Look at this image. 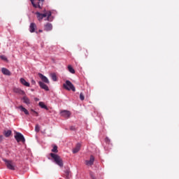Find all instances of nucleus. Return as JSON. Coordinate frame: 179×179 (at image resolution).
<instances>
[{
    "label": "nucleus",
    "instance_id": "1",
    "mask_svg": "<svg viewBox=\"0 0 179 179\" xmlns=\"http://www.w3.org/2000/svg\"><path fill=\"white\" fill-rule=\"evenodd\" d=\"M36 15L39 22H41L44 17H47V20H48V22H52V19H51V11H47L43 14L40 13V12H36Z\"/></svg>",
    "mask_w": 179,
    "mask_h": 179
},
{
    "label": "nucleus",
    "instance_id": "2",
    "mask_svg": "<svg viewBox=\"0 0 179 179\" xmlns=\"http://www.w3.org/2000/svg\"><path fill=\"white\" fill-rule=\"evenodd\" d=\"M50 156L53 158L55 163H56L59 167H64V162L59 155L55 153H50Z\"/></svg>",
    "mask_w": 179,
    "mask_h": 179
},
{
    "label": "nucleus",
    "instance_id": "3",
    "mask_svg": "<svg viewBox=\"0 0 179 179\" xmlns=\"http://www.w3.org/2000/svg\"><path fill=\"white\" fill-rule=\"evenodd\" d=\"M3 161L4 162L8 170H12V171L16 170V164H15V162H13L12 160L3 159Z\"/></svg>",
    "mask_w": 179,
    "mask_h": 179
},
{
    "label": "nucleus",
    "instance_id": "4",
    "mask_svg": "<svg viewBox=\"0 0 179 179\" xmlns=\"http://www.w3.org/2000/svg\"><path fill=\"white\" fill-rule=\"evenodd\" d=\"M45 0H30L31 5L34 8L38 9H42L43 3H44Z\"/></svg>",
    "mask_w": 179,
    "mask_h": 179
},
{
    "label": "nucleus",
    "instance_id": "5",
    "mask_svg": "<svg viewBox=\"0 0 179 179\" xmlns=\"http://www.w3.org/2000/svg\"><path fill=\"white\" fill-rule=\"evenodd\" d=\"M63 87L66 89V90H72V92H76V89L73 84L69 80H66V83L63 84Z\"/></svg>",
    "mask_w": 179,
    "mask_h": 179
},
{
    "label": "nucleus",
    "instance_id": "6",
    "mask_svg": "<svg viewBox=\"0 0 179 179\" xmlns=\"http://www.w3.org/2000/svg\"><path fill=\"white\" fill-rule=\"evenodd\" d=\"M15 138L17 141V142H22V143H24L26 142V139H24V136L22 133L20 132H15Z\"/></svg>",
    "mask_w": 179,
    "mask_h": 179
},
{
    "label": "nucleus",
    "instance_id": "7",
    "mask_svg": "<svg viewBox=\"0 0 179 179\" xmlns=\"http://www.w3.org/2000/svg\"><path fill=\"white\" fill-rule=\"evenodd\" d=\"M94 164V157L93 155L90 156V160L85 161L86 166H93Z\"/></svg>",
    "mask_w": 179,
    "mask_h": 179
},
{
    "label": "nucleus",
    "instance_id": "8",
    "mask_svg": "<svg viewBox=\"0 0 179 179\" xmlns=\"http://www.w3.org/2000/svg\"><path fill=\"white\" fill-rule=\"evenodd\" d=\"M38 75L40 79H41L42 82H43L44 83H48V84L50 83V80L44 75H43L42 73H40Z\"/></svg>",
    "mask_w": 179,
    "mask_h": 179
},
{
    "label": "nucleus",
    "instance_id": "9",
    "mask_svg": "<svg viewBox=\"0 0 179 179\" xmlns=\"http://www.w3.org/2000/svg\"><path fill=\"white\" fill-rule=\"evenodd\" d=\"M60 115L64 117V118H69V117H71V112H69V110H62L60 113Z\"/></svg>",
    "mask_w": 179,
    "mask_h": 179
},
{
    "label": "nucleus",
    "instance_id": "10",
    "mask_svg": "<svg viewBox=\"0 0 179 179\" xmlns=\"http://www.w3.org/2000/svg\"><path fill=\"white\" fill-rule=\"evenodd\" d=\"M45 31H51L52 30V24L48 22L44 25Z\"/></svg>",
    "mask_w": 179,
    "mask_h": 179
},
{
    "label": "nucleus",
    "instance_id": "11",
    "mask_svg": "<svg viewBox=\"0 0 179 179\" xmlns=\"http://www.w3.org/2000/svg\"><path fill=\"white\" fill-rule=\"evenodd\" d=\"M38 85L41 89H43V90H45L46 92H48L50 90V88H48V86L45 85L44 83L39 81Z\"/></svg>",
    "mask_w": 179,
    "mask_h": 179
},
{
    "label": "nucleus",
    "instance_id": "12",
    "mask_svg": "<svg viewBox=\"0 0 179 179\" xmlns=\"http://www.w3.org/2000/svg\"><path fill=\"white\" fill-rule=\"evenodd\" d=\"M36 29H37V25L36 24V23L34 22L31 23L29 25L30 33H34V31H36Z\"/></svg>",
    "mask_w": 179,
    "mask_h": 179
},
{
    "label": "nucleus",
    "instance_id": "13",
    "mask_svg": "<svg viewBox=\"0 0 179 179\" xmlns=\"http://www.w3.org/2000/svg\"><path fill=\"white\" fill-rule=\"evenodd\" d=\"M1 72L3 75H6L7 76H10V75H12L10 71L6 68H2Z\"/></svg>",
    "mask_w": 179,
    "mask_h": 179
},
{
    "label": "nucleus",
    "instance_id": "14",
    "mask_svg": "<svg viewBox=\"0 0 179 179\" xmlns=\"http://www.w3.org/2000/svg\"><path fill=\"white\" fill-rule=\"evenodd\" d=\"M64 176L66 179H70L71 176H72V173H71V170L69 169H67L64 171Z\"/></svg>",
    "mask_w": 179,
    "mask_h": 179
},
{
    "label": "nucleus",
    "instance_id": "15",
    "mask_svg": "<svg viewBox=\"0 0 179 179\" xmlns=\"http://www.w3.org/2000/svg\"><path fill=\"white\" fill-rule=\"evenodd\" d=\"M14 93H17V94L24 95V92L23 90L19 89V88H14L13 89Z\"/></svg>",
    "mask_w": 179,
    "mask_h": 179
},
{
    "label": "nucleus",
    "instance_id": "16",
    "mask_svg": "<svg viewBox=\"0 0 179 179\" xmlns=\"http://www.w3.org/2000/svg\"><path fill=\"white\" fill-rule=\"evenodd\" d=\"M82 145L80 143H77L76 148L73 150V153H78L80 150Z\"/></svg>",
    "mask_w": 179,
    "mask_h": 179
},
{
    "label": "nucleus",
    "instance_id": "17",
    "mask_svg": "<svg viewBox=\"0 0 179 179\" xmlns=\"http://www.w3.org/2000/svg\"><path fill=\"white\" fill-rule=\"evenodd\" d=\"M20 82L22 85H24V86H27V87H30V83H29L24 78H21Z\"/></svg>",
    "mask_w": 179,
    "mask_h": 179
},
{
    "label": "nucleus",
    "instance_id": "18",
    "mask_svg": "<svg viewBox=\"0 0 179 179\" xmlns=\"http://www.w3.org/2000/svg\"><path fill=\"white\" fill-rule=\"evenodd\" d=\"M22 100L25 104H30V99L27 96L22 97Z\"/></svg>",
    "mask_w": 179,
    "mask_h": 179
},
{
    "label": "nucleus",
    "instance_id": "19",
    "mask_svg": "<svg viewBox=\"0 0 179 179\" xmlns=\"http://www.w3.org/2000/svg\"><path fill=\"white\" fill-rule=\"evenodd\" d=\"M19 108H20V110H21V111H23V113H24V114H26V115H29V111L24 107L21 106L19 107Z\"/></svg>",
    "mask_w": 179,
    "mask_h": 179
},
{
    "label": "nucleus",
    "instance_id": "20",
    "mask_svg": "<svg viewBox=\"0 0 179 179\" xmlns=\"http://www.w3.org/2000/svg\"><path fill=\"white\" fill-rule=\"evenodd\" d=\"M3 135L6 136V138H9V136L12 135V131L10 130L4 131Z\"/></svg>",
    "mask_w": 179,
    "mask_h": 179
},
{
    "label": "nucleus",
    "instance_id": "21",
    "mask_svg": "<svg viewBox=\"0 0 179 179\" xmlns=\"http://www.w3.org/2000/svg\"><path fill=\"white\" fill-rule=\"evenodd\" d=\"M39 106L41 108H45V110H48V107H47V106H45V104L44 103V102H39Z\"/></svg>",
    "mask_w": 179,
    "mask_h": 179
},
{
    "label": "nucleus",
    "instance_id": "22",
    "mask_svg": "<svg viewBox=\"0 0 179 179\" xmlns=\"http://www.w3.org/2000/svg\"><path fill=\"white\" fill-rule=\"evenodd\" d=\"M68 69H69V71L70 72V73H75V69H73V67H72V66L69 65Z\"/></svg>",
    "mask_w": 179,
    "mask_h": 179
},
{
    "label": "nucleus",
    "instance_id": "23",
    "mask_svg": "<svg viewBox=\"0 0 179 179\" xmlns=\"http://www.w3.org/2000/svg\"><path fill=\"white\" fill-rule=\"evenodd\" d=\"M50 76L53 82H57V75L55 73H52Z\"/></svg>",
    "mask_w": 179,
    "mask_h": 179
},
{
    "label": "nucleus",
    "instance_id": "24",
    "mask_svg": "<svg viewBox=\"0 0 179 179\" xmlns=\"http://www.w3.org/2000/svg\"><path fill=\"white\" fill-rule=\"evenodd\" d=\"M52 152H53V153H58V147L57 145H54L52 149Z\"/></svg>",
    "mask_w": 179,
    "mask_h": 179
},
{
    "label": "nucleus",
    "instance_id": "25",
    "mask_svg": "<svg viewBox=\"0 0 179 179\" xmlns=\"http://www.w3.org/2000/svg\"><path fill=\"white\" fill-rule=\"evenodd\" d=\"M90 176L92 179H97L96 178V176H94V173L92 171L90 172Z\"/></svg>",
    "mask_w": 179,
    "mask_h": 179
},
{
    "label": "nucleus",
    "instance_id": "26",
    "mask_svg": "<svg viewBox=\"0 0 179 179\" xmlns=\"http://www.w3.org/2000/svg\"><path fill=\"white\" fill-rule=\"evenodd\" d=\"M80 99L82 101H83V100H85V95L82 92L80 94Z\"/></svg>",
    "mask_w": 179,
    "mask_h": 179
},
{
    "label": "nucleus",
    "instance_id": "27",
    "mask_svg": "<svg viewBox=\"0 0 179 179\" xmlns=\"http://www.w3.org/2000/svg\"><path fill=\"white\" fill-rule=\"evenodd\" d=\"M35 131H36V132H40V126L38 124L36 125Z\"/></svg>",
    "mask_w": 179,
    "mask_h": 179
},
{
    "label": "nucleus",
    "instance_id": "28",
    "mask_svg": "<svg viewBox=\"0 0 179 179\" xmlns=\"http://www.w3.org/2000/svg\"><path fill=\"white\" fill-rule=\"evenodd\" d=\"M0 58L1 59H3V61H8V58L3 55L0 56Z\"/></svg>",
    "mask_w": 179,
    "mask_h": 179
},
{
    "label": "nucleus",
    "instance_id": "29",
    "mask_svg": "<svg viewBox=\"0 0 179 179\" xmlns=\"http://www.w3.org/2000/svg\"><path fill=\"white\" fill-rule=\"evenodd\" d=\"M31 111L32 114H36V117H38V113H37L36 111H35L33 109H31Z\"/></svg>",
    "mask_w": 179,
    "mask_h": 179
},
{
    "label": "nucleus",
    "instance_id": "30",
    "mask_svg": "<svg viewBox=\"0 0 179 179\" xmlns=\"http://www.w3.org/2000/svg\"><path fill=\"white\" fill-rule=\"evenodd\" d=\"M105 142H106V143H110V138H108V137H106L105 138Z\"/></svg>",
    "mask_w": 179,
    "mask_h": 179
},
{
    "label": "nucleus",
    "instance_id": "31",
    "mask_svg": "<svg viewBox=\"0 0 179 179\" xmlns=\"http://www.w3.org/2000/svg\"><path fill=\"white\" fill-rule=\"evenodd\" d=\"M70 129H71V131H75V127H73V126H71V127H70Z\"/></svg>",
    "mask_w": 179,
    "mask_h": 179
},
{
    "label": "nucleus",
    "instance_id": "32",
    "mask_svg": "<svg viewBox=\"0 0 179 179\" xmlns=\"http://www.w3.org/2000/svg\"><path fill=\"white\" fill-rule=\"evenodd\" d=\"M3 141V136L0 135V142H2Z\"/></svg>",
    "mask_w": 179,
    "mask_h": 179
},
{
    "label": "nucleus",
    "instance_id": "33",
    "mask_svg": "<svg viewBox=\"0 0 179 179\" xmlns=\"http://www.w3.org/2000/svg\"><path fill=\"white\" fill-rule=\"evenodd\" d=\"M31 83H32V85H36V81L34 80H32Z\"/></svg>",
    "mask_w": 179,
    "mask_h": 179
},
{
    "label": "nucleus",
    "instance_id": "34",
    "mask_svg": "<svg viewBox=\"0 0 179 179\" xmlns=\"http://www.w3.org/2000/svg\"><path fill=\"white\" fill-rule=\"evenodd\" d=\"M39 33H43V30H39Z\"/></svg>",
    "mask_w": 179,
    "mask_h": 179
},
{
    "label": "nucleus",
    "instance_id": "35",
    "mask_svg": "<svg viewBox=\"0 0 179 179\" xmlns=\"http://www.w3.org/2000/svg\"><path fill=\"white\" fill-rule=\"evenodd\" d=\"M35 100H38V99L36 98Z\"/></svg>",
    "mask_w": 179,
    "mask_h": 179
},
{
    "label": "nucleus",
    "instance_id": "36",
    "mask_svg": "<svg viewBox=\"0 0 179 179\" xmlns=\"http://www.w3.org/2000/svg\"><path fill=\"white\" fill-rule=\"evenodd\" d=\"M32 114H34V115H36V113H32Z\"/></svg>",
    "mask_w": 179,
    "mask_h": 179
}]
</instances>
